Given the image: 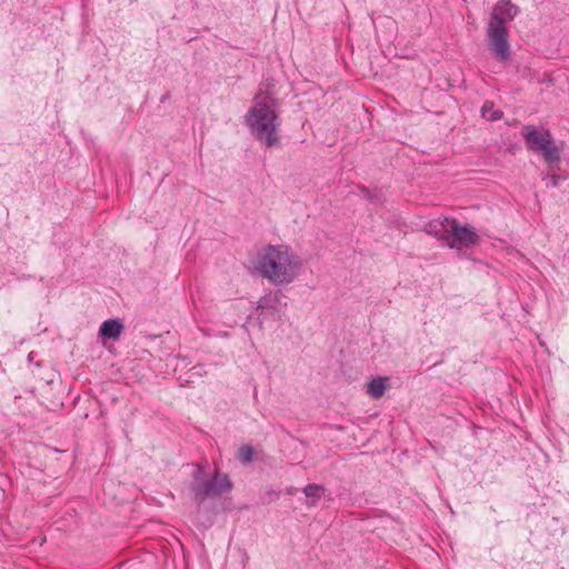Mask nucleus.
<instances>
[{"label":"nucleus","instance_id":"obj_1","mask_svg":"<svg viewBox=\"0 0 569 569\" xmlns=\"http://www.w3.org/2000/svg\"><path fill=\"white\" fill-rule=\"evenodd\" d=\"M300 260L284 244H268L258 251L256 269L274 286L291 283L300 270Z\"/></svg>","mask_w":569,"mask_h":569},{"label":"nucleus","instance_id":"obj_2","mask_svg":"<svg viewBox=\"0 0 569 569\" xmlns=\"http://www.w3.org/2000/svg\"><path fill=\"white\" fill-rule=\"evenodd\" d=\"M254 106L244 116L246 126L250 133L268 148L277 146L280 141L278 129L280 127L278 100L273 96L261 91L253 97Z\"/></svg>","mask_w":569,"mask_h":569},{"label":"nucleus","instance_id":"obj_3","mask_svg":"<svg viewBox=\"0 0 569 569\" xmlns=\"http://www.w3.org/2000/svg\"><path fill=\"white\" fill-rule=\"evenodd\" d=\"M518 13L519 8L510 0H499L490 14L487 41L495 58L500 62L508 61L511 56L506 22L512 21Z\"/></svg>","mask_w":569,"mask_h":569},{"label":"nucleus","instance_id":"obj_4","mask_svg":"<svg viewBox=\"0 0 569 569\" xmlns=\"http://www.w3.org/2000/svg\"><path fill=\"white\" fill-rule=\"evenodd\" d=\"M190 490L197 505H202L208 498H217L232 490V482L227 473L218 469L210 477H206L201 465H196Z\"/></svg>","mask_w":569,"mask_h":569},{"label":"nucleus","instance_id":"obj_5","mask_svg":"<svg viewBox=\"0 0 569 569\" xmlns=\"http://www.w3.org/2000/svg\"><path fill=\"white\" fill-rule=\"evenodd\" d=\"M522 138L528 150L542 153L546 162L555 163L560 160V149L555 144L549 130L539 131L535 126L522 128Z\"/></svg>","mask_w":569,"mask_h":569},{"label":"nucleus","instance_id":"obj_6","mask_svg":"<svg viewBox=\"0 0 569 569\" xmlns=\"http://www.w3.org/2000/svg\"><path fill=\"white\" fill-rule=\"evenodd\" d=\"M480 238L476 232V229L470 224H460L457 219H452L451 226H449V234L446 240V246L450 249H455L458 252H462L469 248L478 246Z\"/></svg>","mask_w":569,"mask_h":569},{"label":"nucleus","instance_id":"obj_7","mask_svg":"<svg viewBox=\"0 0 569 569\" xmlns=\"http://www.w3.org/2000/svg\"><path fill=\"white\" fill-rule=\"evenodd\" d=\"M281 292H268L262 296L258 302L257 308L261 310L259 317H271L273 320H280L281 318Z\"/></svg>","mask_w":569,"mask_h":569},{"label":"nucleus","instance_id":"obj_8","mask_svg":"<svg viewBox=\"0 0 569 569\" xmlns=\"http://www.w3.org/2000/svg\"><path fill=\"white\" fill-rule=\"evenodd\" d=\"M452 219L453 218L443 217L429 221V223L426 226L427 233L446 243L449 234V226H451Z\"/></svg>","mask_w":569,"mask_h":569},{"label":"nucleus","instance_id":"obj_9","mask_svg":"<svg viewBox=\"0 0 569 569\" xmlns=\"http://www.w3.org/2000/svg\"><path fill=\"white\" fill-rule=\"evenodd\" d=\"M124 326L120 319H108L100 326L99 336L102 338L117 340L120 338Z\"/></svg>","mask_w":569,"mask_h":569},{"label":"nucleus","instance_id":"obj_10","mask_svg":"<svg viewBox=\"0 0 569 569\" xmlns=\"http://www.w3.org/2000/svg\"><path fill=\"white\" fill-rule=\"evenodd\" d=\"M388 380L387 377L371 379L368 383V393L375 399L381 398L387 389Z\"/></svg>","mask_w":569,"mask_h":569},{"label":"nucleus","instance_id":"obj_11","mask_svg":"<svg viewBox=\"0 0 569 569\" xmlns=\"http://www.w3.org/2000/svg\"><path fill=\"white\" fill-rule=\"evenodd\" d=\"M302 491L308 498L312 499L310 505L315 506L316 501H318L323 496L326 489L320 485L309 483L302 489Z\"/></svg>","mask_w":569,"mask_h":569},{"label":"nucleus","instance_id":"obj_12","mask_svg":"<svg viewBox=\"0 0 569 569\" xmlns=\"http://www.w3.org/2000/svg\"><path fill=\"white\" fill-rule=\"evenodd\" d=\"M481 114L488 121L500 120L503 116L502 111L493 108V102L486 101L481 107Z\"/></svg>","mask_w":569,"mask_h":569},{"label":"nucleus","instance_id":"obj_13","mask_svg":"<svg viewBox=\"0 0 569 569\" xmlns=\"http://www.w3.org/2000/svg\"><path fill=\"white\" fill-rule=\"evenodd\" d=\"M256 455V449L252 446H243L238 451V460L242 465L250 463Z\"/></svg>","mask_w":569,"mask_h":569},{"label":"nucleus","instance_id":"obj_14","mask_svg":"<svg viewBox=\"0 0 569 569\" xmlns=\"http://www.w3.org/2000/svg\"><path fill=\"white\" fill-rule=\"evenodd\" d=\"M560 179H561V178H560V176H558V174H551V176L549 177V184H550L551 187H555V188H556V187H558V186H559V183H560Z\"/></svg>","mask_w":569,"mask_h":569},{"label":"nucleus","instance_id":"obj_15","mask_svg":"<svg viewBox=\"0 0 569 569\" xmlns=\"http://www.w3.org/2000/svg\"><path fill=\"white\" fill-rule=\"evenodd\" d=\"M362 192H363L365 197L371 199V193H370V191L368 189L363 188Z\"/></svg>","mask_w":569,"mask_h":569},{"label":"nucleus","instance_id":"obj_16","mask_svg":"<svg viewBox=\"0 0 569 569\" xmlns=\"http://www.w3.org/2000/svg\"><path fill=\"white\" fill-rule=\"evenodd\" d=\"M168 99H169V94H164V96H162V97H161L160 101H161V102H164V101H166V100H168Z\"/></svg>","mask_w":569,"mask_h":569}]
</instances>
